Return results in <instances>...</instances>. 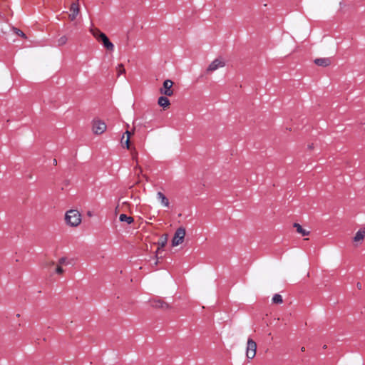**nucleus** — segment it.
<instances>
[{
    "mask_svg": "<svg viewBox=\"0 0 365 365\" xmlns=\"http://www.w3.org/2000/svg\"><path fill=\"white\" fill-rule=\"evenodd\" d=\"M58 263L59 265H63V264H68L69 262L68 261V259L66 257H63L58 259Z\"/></svg>",
    "mask_w": 365,
    "mask_h": 365,
    "instance_id": "obj_19",
    "label": "nucleus"
},
{
    "mask_svg": "<svg viewBox=\"0 0 365 365\" xmlns=\"http://www.w3.org/2000/svg\"><path fill=\"white\" fill-rule=\"evenodd\" d=\"M124 139V135L122 137V140Z\"/></svg>",
    "mask_w": 365,
    "mask_h": 365,
    "instance_id": "obj_31",
    "label": "nucleus"
},
{
    "mask_svg": "<svg viewBox=\"0 0 365 365\" xmlns=\"http://www.w3.org/2000/svg\"><path fill=\"white\" fill-rule=\"evenodd\" d=\"M150 304L153 307L162 309H169L170 305L162 300L161 299H154L150 301Z\"/></svg>",
    "mask_w": 365,
    "mask_h": 365,
    "instance_id": "obj_8",
    "label": "nucleus"
},
{
    "mask_svg": "<svg viewBox=\"0 0 365 365\" xmlns=\"http://www.w3.org/2000/svg\"><path fill=\"white\" fill-rule=\"evenodd\" d=\"M106 130V125L104 122L100 120H96L93 124V131L95 134L100 135L104 133Z\"/></svg>",
    "mask_w": 365,
    "mask_h": 365,
    "instance_id": "obj_6",
    "label": "nucleus"
},
{
    "mask_svg": "<svg viewBox=\"0 0 365 365\" xmlns=\"http://www.w3.org/2000/svg\"><path fill=\"white\" fill-rule=\"evenodd\" d=\"M116 71L118 77L120 76V75L125 73V69L124 68V66L122 63H120L117 66Z\"/></svg>",
    "mask_w": 365,
    "mask_h": 365,
    "instance_id": "obj_17",
    "label": "nucleus"
},
{
    "mask_svg": "<svg viewBox=\"0 0 365 365\" xmlns=\"http://www.w3.org/2000/svg\"><path fill=\"white\" fill-rule=\"evenodd\" d=\"M186 232L184 227H179L176 230L174 237L172 240V245L173 247L178 246L182 243Z\"/></svg>",
    "mask_w": 365,
    "mask_h": 365,
    "instance_id": "obj_3",
    "label": "nucleus"
},
{
    "mask_svg": "<svg viewBox=\"0 0 365 365\" xmlns=\"http://www.w3.org/2000/svg\"><path fill=\"white\" fill-rule=\"evenodd\" d=\"M301 351H305V348H304V346H303V347H302V348H301Z\"/></svg>",
    "mask_w": 365,
    "mask_h": 365,
    "instance_id": "obj_26",
    "label": "nucleus"
},
{
    "mask_svg": "<svg viewBox=\"0 0 365 365\" xmlns=\"http://www.w3.org/2000/svg\"><path fill=\"white\" fill-rule=\"evenodd\" d=\"M167 241H168V235H164L160 238L159 241L158 242V247L156 251L157 254L160 252V250L161 249H163L165 246Z\"/></svg>",
    "mask_w": 365,
    "mask_h": 365,
    "instance_id": "obj_11",
    "label": "nucleus"
},
{
    "mask_svg": "<svg viewBox=\"0 0 365 365\" xmlns=\"http://www.w3.org/2000/svg\"><path fill=\"white\" fill-rule=\"evenodd\" d=\"M157 198L160 202L162 205L168 207L170 205V202L166 196L161 192H158L157 193Z\"/></svg>",
    "mask_w": 365,
    "mask_h": 365,
    "instance_id": "obj_10",
    "label": "nucleus"
},
{
    "mask_svg": "<svg viewBox=\"0 0 365 365\" xmlns=\"http://www.w3.org/2000/svg\"><path fill=\"white\" fill-rule=\"evenodd\" d=\"M173 85V82L171 80H165L163 82V87L160 90V93L166 96H171L173 94L172 90Z\"/></svg>",
    "mask_w": 365,
    "mask_h": 365,
    "instance_id": "obj_7",
    "label": "nucleus"
},
{
    "mask_svg": "<svg viewBox=\"0 0 365 365\" xmlns=\"http://www.w3.org/2000/svg\"><path fill=\"white\" fill-rule=\"evenodd\" d=\"M323 348H324V349H327V345H324V346H323Z\"/></svg>",
    "mask_w": 365,
    "mask_h": 365,
    "instance_id": "obj_30",
    "label": "nucleus"
},
{
    "mask_svg": "<svg viewBox=\"0 0 365 365\" xmlns=\"http://www.w3.org/2000/svg\"><path fill=\"white\" fill-rule=\"evenodd\" d=\"M90 32L96 38V40L103 43V46L110 51L114 50V45L108 36L98 29H91Z\"/></svg>",
    "mask_w": 365,
    "mask_h": 365,
    "instance_id": "obj_1",
    "label": "nucleus"
},
{
    "mask_svg": "<svg viewBox=\"0 0 365 365\" xmlns=\"http://www.w3.org/2000/svg\"><path fill=\"white\" fill-rule=\"evenodd\" d=\"M225 64H226L225 61L222 58H221V57L217 58L213 61H212L210 63V64L208 66V67L206 70V72L207 73L214 72L216 70H217L218 68L225 66Z\"/></svg>",
    "mask_w": 365,
    "mask_h": 365,
    "instance_id": "obj_4",
    "label": "nucleus"
},
{
    "mask_svg": "<svg viewBox=\"0 0 365 365\" xmlns=\"http://www.w3.org/2000/svg\"><path fill=\"white\" fill-rule=\"evenodd\" d=\"M294 227L296 228L297 232L299 234H301L303 236H307L309 235V232L303 229L302 227L299 223H294Z\"/></svg>",
    "mask_w": 365,
    "mask_h": 365,
    "instance_id": "obj_14",
    "label": "nucleus"
},
{
    "mask_svg": "<svg viewBox=\"0 0 365 365\" xmlns=\"http://www.w3.org/2000/svg\"><path fill=\"white\" fill-rule=\"evenodd\" d=\"M257 344L252 339H248L247 344L246 356L248 359H253L256 355Z\"/></svg>",
    "mask_w": 365,
    "mask_h": 365,
    "instance_id": "obj_5",
    "label": "nucleus"
},
{
    "mask_svg": "<svg viewBox=\"0 0 365 365\" xmlns=\"http://www.w3.org/2000/svg\"><path fill=\"white\" fill-rule=\"evenodd\" d=\"M119 220L120 222H125L128 225L134 222V220L132 217L127 216L125 214L120 215Z\"/></svg>",
    "mask_w": 365,
    "mask_h": 365,
    "instance_id": "obj_15",
    "label": "nucleus"
},
{
    "mask_svg": "<svg viewBox=\"0 0 365 365\" xmlns=\"http://www.w3.org/2000/svg\"><path fill=\"white\" fill-rule=\"evenodd\" d=\"M331 60L329 58H319L314 60V63L319 66L327 67L331 64Z\"/></svg>",
    "mask_w": 365,
    "mask_h": 365,
    "instance_id": "obj_9",
    "label": "nucleus"
},
{
    "mask_svg": "<svg viewBox=\"0 0 365 365\" xmlns=\"http://www.w3.org/2000/svg\"><path fill=\"white\" fill-rule=\"evenodd\" d=\"M68 38L66 36H62L57 40L58 46H61L66 43Z\"/></svg>",
    "mask_w": 365,
    "mask_h": 365,
    "instance_id": "obj_18",
    "label": "nucleus"
},
{
    "mask_svg": "<svg viewBox=\"0 0 365 365\" xmlns=\"http://www.w3.org/2000/svg\"><path fill=\"white\" fill-rule=\"evenodd\" d=\"M356 286H357L358 289H361V283L358 282Z\"/></svg>",
    "mask_w": 365,
    "mask_h": 365,
    "instance_id": "obj_23",
    "label": "nucleus"
},
{
    "mask_svg": "<svg viewBox=\"0 0 365 365\" xmlns=\"http://www.w3.org/2000/svg\"><path fill=\"white\" fill-rule=\"evenodd\" d=\"M313 148H314L313 144H310V145H308V148L310 149V150H312Z\"/></svg>",
    "mask_w": 365,
    "mask_h": 365,
    "instance_id": "obj_24",
    "label": "nucleus"
},
{
    "mask_svg": "<svg viewBox=\"0 0 365 365\" xmlns=\"http://www.w3.org/2000/svg\"><path fill=\"white\" fill-rule=\"evenodd\" d=\"M53 163H54L55 165H56V164H57V161H56V159H54V160H53Z\"/></svg>",
    "mask_w": 365,
    "mask_h": 365,
    "instance_id": "obj_27",
    "label": "nucleus"
},
{
    "mask_svg": "<svg viewBox=\"0 0 365 365\" xmlns=\"http://www.w3.org/2000/svg\"><path fill=\"white\" fill-rule=\"evenodd\" d=\"M13 29H14V31H15V33H16L17 35H19V36H22V37H24V38H25V37H26V36H25L24 33L23 31H21L20 29H16V28H14Z\"/></svg>",
    "mask_w": 365,
    "mask_h": 365,
    "instance_id": "obj_21",
    "label": "nucleus"
},
{
    "mask_svg": "<svg viewBox=\"0 0 365 365\" xmlns=\"http://www.w3.org/2000/svg\"><path fill=\"white\" fill-rule=\"evenodd\" d=\"M125 134H127V138H126V140L125 141V147L127 149H129V146H130V133L128 132V131H126L125 132Z\"/></svg>",
    "mask_w": 365,
    "mask_h": 365,
    "instance_id": "obj_20",
    "label": "nucleus"
},
{
    "mask_svg": "<svg viewBox=\"0 0 365 365\" xmlns=\"http://www.w3.org/2000/svg\"><path fill=\"white\" fill-rule=\"evenodd\" d=\"M136 156H137V153L133 154V159L135 160L136 159Z\"/></svg>",
    "mask_w": 365,
    "mask_h": 365,
    "instance_id": "obj_25",
    "label": "nucleus"
},
{
    "mask_svg": "<svg viewBox=\"0 0 365 365\" xmlns=\"http://www.w3.org/2000/svg\"><path fill=\"white\" fill-rule=\"evenodd\" d=\"M158 103L163 108H167L170 104L169 99L166 96H160L158 100Z\"/></svg>",
    "mask_w": 365,
    "mask_h": 365,
    "instance_id": "obj_12",
    "label": "nucleus"
},
{
    "mask_svg": "<svg viewBox=\"0 0 365 365\" xmlns=\"http://www.w3.org/2000/svg\"><path fill=\"white\" fill-rule=\"evenodd\" d=\"M272 302L274 304H282L283 302L282 297L279 294H275L272 297Z\"/></svg>",
    "mask_w": 365,
    "mask_h": 365,
    "instance_id": "obj_16",
    "label": "nucleus"
},
{
    "mask_svg": "<svg viewBox=\"0 0 365 365\" xmlns=\"http://www.w3.org/2000/svg\"><path fill=\"white\" fill-rule=\"evenodd\" d=\"M64 272V270L63 269V268L61 267V265H58L56 269V272L58 274H63Z\"/></svg>",
    "mask_w": 365,
    "mask_h": 365,
    "instance_id": "obj_22",
    "label": "nucleus"
},
{
    "mask_svg": "<svg viewBox=\"0 0 365 365\" xmlns=\"http://www.w3.org/2000/svg\"><path fill=\"white\" fill-rule=\"evenodd\" d=\"M53 264H54V262H51L50 263V265H53Z\"/></svg>",
    "mask_w": 365,
    "mask_h": 365,
    "instance_id": "obj_28",
    "label": "nucleus"
},
{
    "mask_svg": "<svg viewBox=\"0 0 365 365\" xmlns=\"http://www.w3.org/2000/svg\"><path fill=\"white\" fill-rule=\"evenodd\" d=\"M88 215L89 216H91V212H88Z\"/></svg>",
    "mask_w": 365,
    "mask_h": 365,
    "instance_id": "obj_29",
    "label": "nucleus"
},
{
    "mask_svg": "<svg viewBox=\"0 0 365 365\" xmlns=\"http://www.w3.org/2000/svg\"><path fill=\"white\" fill-rule=\"evenodd\" d=\"M365 237V230H359L354 237V241L357 242L361 241Z\"/></svg>",
    "mask_w": 365,
    "mask_h": 365,
    "instance_id": "obj_13",
    "label": "nucleus"
},
{
    "mask_svg": "<svg viewBox=\"0 0 365 365\" xmlns=\"http://www.w3.org/2000/svg\"><path fill=\"white\" fill-rule=\"evenodd\" d=\"M66 223L71 227H76L81 222V215L77 210H70L65 215Z\"/></svg>",
    "mask_w": 365,
    "mask_h": 365,
    "instance_id": "obj_2",
    "label": "nucleus"
}]
</instances>
